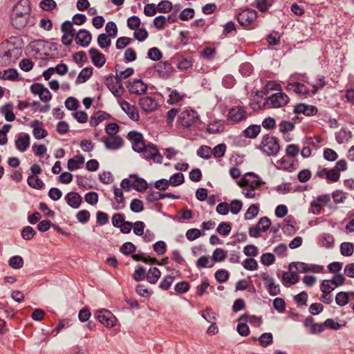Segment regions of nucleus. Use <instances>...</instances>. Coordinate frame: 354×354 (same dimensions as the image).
Returning <instances> with one entry per match:
<instances>
[{
    "instance_id": "1",
    "label": "nucleus",
    "mask_w": 354,
    "mask_h": 354,
    "mask_svg": "<svg viewBox=\"0 0 354 354\" xmlns=\"http://www.w3.org/2000/svg\"><path fill=\"white\" fill-rule=\"evenodd\" d=\"M30 6L28 0H19L13 7L10 15L12 25L17 29L25 27L29 20Z\"/></svg>"
},
{
    "instance_id": "2",
    "label": "nucleus",
    "mask_w": 354,
    "mask_h": 354,
    "mask_svg": "<svg viewBox=\"0 0 354 354\" xmlns=\"http://www.w3.org/2000/svg\"><path fill=\"white\" fill-rule=\"evenodd\" d=\"M260 149L267 156H275L280 150L279 140L270 134L265 135L262 138Z\"/></svg>"
},
{
    "instance_id": "3",
    "label": "nucleus",
    "mask_w": 354,
    "mask_h": 354,
    "mask_svg": "<svg viewBox=\"0 0 354 354\" xmlns=\"http://www.w3.org/2000/svg\"><path fill=\"white\" fill-rule=\"evenodd\" d=\"M264 182L256 174L252 172L245 174L239 181L238 185L241 187L258 189Z\"/></svg>"
},
{
    "instance_id": "4",
    "label": "nucleus",
    "mask_w": 354,
    "mask_h": 354,
    "mask_svg": "<svg viewBox=\"0 0 354 354\" xmlns=\"http://www.w3.org/2000/svg\"><path fill=\"white\" fill-rule=\"evenodd\" d=\"M143 157L147 160H151L154 163L161 164L163 160L162 156L156 145L153 144L145 145V148L140 150Z\"/></svg>"
},
{
    "instance_id": "5",
    "label": "nucleus",
    "mask_w": 354,
    "mask_h": 354,
    "mask_svg": "<svg viewBox=\"0 0 354 354\" xmlns=\"http://www.w3.org/2000/svg\"><path fill=\"white\" fill-rule=\"evenodd\" d=\"M104 84L115 97H121L124 93V88L117 76L109 75Z\"/></svg>"
},
{
    "instance_id": "6",
    "label": "nucleus",
    "mask_w": 354,
    "mask_h": 354,
    "mask_svg": "<svg viewBox=\"0 0 354 354\" xmlns=\"http://www.w3.org/2000/svg\"><path fill=\"white\" fill-rule=\"evenodd\" d=\"M199 118L197 112L193 109H185L178 116V121L184 127H191Z\"/></svg>"
},
{
    "instance_id": "7",
    "label": "nucleus",
    "mask_w": 354,
    "mask_h": 354,
    "mask_svg": "<svg viewBox=\"0 0 354 354\" xmlns=\"http://www.w3.org/2000/svg\"><path fill=\"white\" fill-rule=\"evenodd\" d=\"M227 117L228 120L238 123L248 118V113L243 106H236L229 110Z\"/></svg>"
},
{
    "instance_id": "8",
    "label": "nucleus",
    "mask_w": 354,
    "mask_h": 354,
    "mask_svg": "<svg viewBox=\"0 0 354 354\" xmlns=\"http://www.w3.org/2000/svg\"><path fill=\"white\" fill-rule=\"evenodd\" d=\"M127 87L131 94L140 95L145 94L147 90V85L140 79H134L129 82Z\"/></svg>"
},
{
    "instance_id": "9",
    "label": "nucleus",
    "mask_w": 354,
    "mask_h": 354,
    "mask_svg": "<svg viewBox=\"0 0 354 354\" xmlns=\"http://www.w3.org/2000/svg\"><path fill=\"white\" fill-rule=\"evenodd\" d=\"M257 12L252 9H246L240 12L237 16L239 23L243 26H248L256 19Z\"/></svg>"
},
{
    "instance_id": "10",
    "label": "nucleus",
    "mask_w": 354,
    "mask_h": 354,
    "mask_svg": "<svg viewBox=\"0 0 354 354\" xmlns=\"http://www.w3.org/2000/svg\"><path fill=\"white\" fill-rule=\"evenodd\" d=\"M127 137L131 142L133 149L138 153H140V150L143 149L146 145L144 142L142 135L137 131H130Z\"/></svg>"
},
{
    "instance_id": "11",
    "label": "nucleus",
    "mask_w": 354,
    "mask_h": 354,
    "mask_svg": "<svg viewBox=\"0 0 354 354\" xmlns=\"http://www.w3.org/2000/svg\"><path fill=\"white\" fill-rule=\"evenodd\" d=\"M289 102L288 96L283 93H277L268 97L267 103L274 108H279L287 104Z\"/></svg>"
},
{
    "instance_id": "12",
    "label": "nucleus",
    "mask_w": 354,
    "mask_h": 354,
    "mask_svg": "<svg viewBox=\"0 0 354 354\" xmlns=\"http://www.w3.org/2000/svg\"><path fill=\"white\" fill-rule=\"evenodd\" d=\"M96 317L98 321L106 327H113L115 325V317L113 314L106 310H101L96 313Z\"/></svg>"
},
{
    "instance_id": "13",
    "label": "nucleus",
    "mask_w": 354,
    "mask_h": 354,
    "mask_svg": "<svg viewBox=\"0 0 354 354\" xmlns=\"http://www.w3.org/2000/svg\"><path fill=\"white\" fill-rule=\"evenodd\" d=\"M154 70L160 77L167 79L173 73L174 68L169 62H160L154 66Z\"/></svg>"
},
{
    "instance_id": "14",
    "label": "nucleus",
    "mask_w": 354,
    "mask_h": 354,
    "mask_svg": "<svg viewBox=\"0 0 354 354\" xmlns=\"http://www.w3.org/2000/svg\"><path fill=\"white\" fill-rule=\"evenodd\" d=\"M138 104L140 108L147 113L155 111L158 106L157 101L150 96L140 98Z\"/></svg>"
},
{
    "instance_id": "15",
    "label": "nucleus",
    "mask_w": 354,
    "mask_h": 354,
    "mask_svg": "<svg viewBox=\"0 0 354 354\" xmlns=\"http://www.w3.org/2000/svg\"><path fill=\"white\" fill-rule=\"evenodd\" d=\"M317 108L315 106L304 103L297 104L294 107L295 113H303L306 116H313L317 113Z\"/></svg>"
},
{
    "instance_id": "16",
    "label": "nucleus",
    "mask_w": 354,
    "mask_h": 354,
    "mask_svg": "<svg viewBox=\"0 0 354 354\" xmlns=\"http://www.w3.org/2000/svg\"><path fill=\"white\" fill-rule=\"evenodd\" d=\"M286 90L304 96H307L310 93L308 87L304 84L298 82H289L286 86Z\"/></svg>"
},
{
    "instance_id": "17",
    "label": "nucleus",
    "mask_w": 354,
    "mask_h": 354,
    "mask_svg": "<svg viewBox=\"0 0 354 354\" xmlns=\"http://www.w3.org/2000/svg\"><path fill=\"white\" fill-rule=\"evenodd\" d=\"M30 126L32 128V134L36 139L39 140L47 136L48 132L42 127V122L35 120L30 122Z\"/></svg>"
},
{
    "instance_id": "18",
    "label": "nucleus",
    "mask_w": 354,
    "mask_h": 354,
    "mask_svg": "<svg viewBox=\"0 0 354 354\" xmlns=\"http://www.w3.org/2000/svg\"><path fill=\"white\" fill-rule=\"evenodd\" d=\"M92 63L98 68L103 66L106 62L104 55L97 48H91L88 51Z\"/></svg>"
},
{
    "instance_id": "19",
    "label": "nucleus",
    "mask_w": 354,
    "mask_h": 354,
    "mask_svg": "<svg viewBox=\"0 0 354 354\" xmlns=\"http://www.w3.org/2000/svg\"><path fill=\"white\" fill-rule=\"evenodd\" d=\"M103 142L105 147L109 150H116L120 148L123 145V140L120 136H111L104 138Z\"/></svg>"
},
{
    "instance_id": "20",
    "label": "nucleus",
    "mask_w": 354,
    "mask_h": 354,
    "mask_svg": "<svg viewBox=\"0 0 354 354\" xmlns=\"http://www.w3.org/2000/svg\"><path fill=\"white\" fill-rule=\"evenodd\" d=\"M67 204L73 209H77L81 205L82 198L77 192H68L64 197Z\"/></svg>"
},
{
    "instance_id": "21",
    "label": "nucleus",
    "mask_w": 354,
    "mask_h": 354,
    "mask_svg": "<svg viewBox=\"0 0 354 354\" xmlns=\"http://www.w3.org/2000/svg\"><path fill=\"white\" fill-rule=\"evenodd\" d=\"M263 278L266 281L265 286L270 295L275 296L280 293L279 286L275 283L273 278L266 274H263Z\"/></svg>"
},
{
    "instance_id": "22",
    "label": "nucleus",
    "mask_w": 354,
    "mask_h": 354,
    "mask_svg": "<svg viewBox=\"0 0 354 354\" xmlns=\"http://www.w3.org/2000/svg\"><path fill=\"white\" fill-rule=\"evenodd\" d=\"M75 42L82 46H87L91 41V33L84 29L80 30L75 35Z\"/></svg>"
},
{
    "instance_id": "23",
    "label": "nucleus",
    "mask_w": 354,
    "mask_h": 354,
    "mask_svg": "<svg viewBox=\"0 0 354 354\" xmlns=\"http://www.w3.org/2000/svg\"><path fill=\"white\" fill-rule=\"evenodd\" d=\"M122 109L129 115V117L133 121H137L139 119V113L136 107L131 105L127 101H124L120 104Z\"/></svg>"
},
{
    "instance_id": "24",
    "label": "nucleus",
    "mask_w": 354,
    "mask_h": 354,
    "mask_svg": "<svg viewBox=\"0 0 354 354\" xmlns=\"http://www.w3.org/2000/svg\"><path fill=\"white\" fill-rule=\"evenodd\" d=\"M30 145V136L27 133L19 136L15 140L16 148L21 151L24 152L27 150Z\"/></svg>"
},
{
    "instance_id": "25",
    "label": "nucleus",
    "mask_w": 354,
    "mask_h": 354,
    "mask_svg": "<svg viewBox=\"0 0 354 354\" xmlns=\"http://www.w3.org/2000/svg\"><path fill=\"white\" fill-rule=\"evenodd\" d=\"M84 158L82 155L75 156L68 160L67 167L70 171H74L82 167Z\"/></svg>"
},
{
    "instance_id": "26",
    "label": "nucleus",
    "mask_w": 354,
    "mask_h": 354,
    "mask_svg": "<svg viewBox=\"0 0 354 354\" xmlns=\"http://www.w3.org/2000/svg\"><path fill=\"white\" fill-rule=\"evenodd\" d=\"M111 115L109 113L99 111L91 117L89 122L91 126L96 127L100 122L109 119Z\"/></svg>"
},
{
    "instance_id": "27",
    "label": "nucleus",
    "mask_w": 354,
    "mask_h": 354,
    "mask_svg": "<svg viewBox=\"0 0 354 354\" xmlns=\"http://www.w3.org/2000/svg\"><path fill=\"white\" fill-rule=\"evenodd\" d=\"M305 78L306 76L303 75V77L301 80L308 83L313 87V89L311 90V93L313 95H315L319 89L324 88L326 86L325 78L324 76L319 77L316 84H311L310 82L306 80Z\"/></svg>"
},
{
    "instance_id": "28",
    "label": "nucleus",
    "mask_w": 354,
    "mask_h": 354,
    "mask_svg": "<svg viewBox=\"0 0 354 354\" xmlns=\"http://www.w3.org/2000/svg\"><path fill=\"white\" fill-rule=\"evenodd\" d=\"M225 129L224 122L221 120H215L208 124L207 130L211 133H218L223 132Z\"/></svg>"
},
{
    "instance_id": "29",
    "label": "nucleus",
    "mask_w": 354,
    "mask_h": 354,
    "mask_svg": "<svg viewBox=\"0 0 354 354\" xmlns=\"http://www.w3.org/2000/svg\"><path fill=\"white\" fill-rule=\"evenodd\" d=\"M93 75V68L92 67H86L83 68L79 73L77 79L76 83L81 84L86 82Z\"/></svg>"
},
{
    "instance_id": "30",
    "label": "nucleus",
    "mask_w": 354,
    "mask_h": 354,
    "mask_svg": "<svg viewBox=\"0 0 354 354\" xmlns=\"http://www.w3.org/2000/svg\"><path fill=\"white\" fill-rule=\"evenodd\" d=\"M282 281L286 286L295 284L299 281V275L296 272H285L282 276Z\"/></svg>"
},
{
    "instance_id": "31",
    "label": "nucleus",
    "mask_w": 354,
    "mask_h": 354,
    "mask_svg": "<svg viewBox=\"0 0 354 354\" xmlns=\"http://www.w3.org/2000/svg\"><path fill=\"white\" fill-rule=\"evenodd\" d=\"M18 76V72L15 68H8L0 72V77L5 80L17 81Z\"/></svg>"
},
{
    "instance_id": "32",
    "label": "nucleus",
    "mask_w": 354,
    "mask_h": 354,
    "mask_svg": "<svg viewBox=\"0 0 354 354\" xmlns=\"http://www.w3.org/2000/svg\"><path fill=\"white\" fill-rule=\"evenodd\" d=\"M261 129L260 125H250L243 131V135L246 138L254 139L259 134Z\"/></svg>"
},
{
    "instance_id": "33",
    "label": "nucleus",
    "mask_w": 354,
    "mask_h": 354,
    "mask_svg": "<svg viewBox=\"0 0 354 354\" xmlns=\"http://www.w3.org/2000/svg\"><path fill=\"white\" fill-rule=\"evenodd\" d=\"M354 295V292H339L336 295L335 302L339 306H344L348 303L349 295Z\"/></svg>"
},
{
    "instance_id": "34",
    "label": "nucleus",
    "mask_w": 354,
    "mask_h": 354,
    "mask_svg": "<svg viewBox=\"0 0 354 354\" xmlns=\"http://www.w3.org/2000/svg\"><path fill=\"white\" fill-rule=\"evenodd\" d=\"M160 271L156 267L149 268L146 273V278L150 283H156L160 277Z\"/></svg>"
},
{
    "instance_id": "35",
    "label": "nucleus",
    "mask_w": 354,
    "mask_h": 354,
    "mask_svg": "<svg viewBox=\"0 0 354 354\" xmlns=\"http://www.w3.org/2000/svg\"><path fill=\"white\" fill-rule=\"evenodd\" d=\"M12 105L10 103L6 104L1 109V113L5 116V119L8 122L15 120V115L12 111Z\"/></svg>"
},
{
    "instance_id": "36",
    "label": "nucleus",
    "mask_w": 354,
    "mask_h": 354,
    "mask_svg": "<svg viewBox=\"0 0 354 354\" xmlns=\"http://www.w3.org/2000/svg\"><path fill=\"white\" fill-rule=\"evenodd\" d=\"M133 188H134L138 192H142L147 189V183L144 179L140 178L138 176L133 174Z\"/></svg>"
},
{
    "instance_id": "37",
    "label": "nucleus",
    "mask_w": 354,
    "mask_h": 354,
    "mask_svg": "<svg viewBox=\"0 0 354 354\" xmlns=\"http://www.w3.org/2000/svg\"><path fill=\"white\" fill-rule=\"evenodd\" d=\"M340 252L342 256L351 257L354 252V245L350 242H344L340 245Z\"/></svg>"
},
{
    "instance_id": "38",
    "label": "nucleus",
    "mask_w": 354,
    "mask_h": 354,
    "mask_svg": "<svg viewBox=\"0 0 354 354\" xmlns=\"http://www.w3.org/2000/svg\"><path fill=\"white\" fill-rule=\"evenodd\" d=\"M351 137L352 133L345 129H341L336 133V140L339 144L348 142Z\"/></svg>"
},
{
    "instance_id": "39",
    "label": "nucleus",
    "mask_w": 354,
    "mask_h": 354,
    "mask_svg": "<svg viewBox=\"0 0 354 354\" xmlns=\"http://www.w3.org/2000/svg\"><path fill=\"white\" fill-rule=\"evenodd\" d=\"M114 195L115 196V200L118 203L116 206L113 208L115 209H120L124 207V198L123 196V193L120 189L114 188Z\"/></svg>"
},
{
    "instance_id": "40",
    "label": "nucleus",
    "mask_w": 354,
    "mask_h": 354,
    "mask_svg": "<svg viewBox=\"0 0 354 354\" xmlns=\"http://www.w3.org/2000/svg\"><path fill=\"white\" fill-rule=\"evenodd\" d=\"M27 183L30 187L36 189H41L44 187L43 181L34 176H29L28 177Z\"/></svg>"
},
{
    "instance_id": "41",
    "label": "nucleus",
    "mask_w": 354,
    "mask_h": 354,
    "mask_svg": "<svg viewBox=\"0 0 354 354\" xmlns=\"http://www.w3.org/2000/svg\"><path fill=\"white\" fill-rule=\"evenodd\" d=\"M335 288L333 281L330 279H324L320 284V290L322 293H331Z\"/></svg>"
},
{
    "instance_id": "42",
    "label": "nucleus",
    "mask_w": 354,
    "mask_h": 354,
    "mask_svg": "<svg viewBox=\"0 0 354 354\" xmlns=\"http://www.w3.org/2000/svg\"><path fill=\"white\" fill-rule=\"evenodd\" d=\"M197 155L199 157L207 160L212 156V150L209 146L203 145L197 150Z\"/></svg>"
},
{
    "instance_id": "43",
    "label": "nucleus",
    "mask_w": 354,
    "mask_h": 354,
    "mask_svg": "<svg viewBox=\"0 0 354 354\" xmlns=\"http://www.w3.org/2000/svg\"><path fill=\"white\" fill-rule=\"evenodd\" d=\"M9 266L14 269H19L24 266V259L20 256H13L8 261Z\"/></svg>"
},
{
    "instance_id": "44",
    "label": "nucleus",
    "mask_w": 354,
    "mask_h": 354,
    "mask_svg": "<svg viewBox=\"0 0 354 354\" xmlns=\"http://www.w3.org/2000/svg\"><path fill=\"white\" fill-rule=\"evenodd\" d=\"M334 237L330 234H323L320 236V242L323 246L331 248L334 244Z\"/></svg>"
},
{
    "instance_id": "45",
    "label": "nucleus",
    "mask_w": 354,
    "mask_h": 354,
    "mask_svg": "<svg viewBox=\"0 0 354 354\" xmlns=\"http://www.w3.org/2000/svg\"><path fill=\"white\" fill-rule=\"evenodd\" d=\"M232 230L231 224L227 222H222L217 227V232L223 236L228 235Z\"/></svg>"
},
{
    "instance_id": "46",
    "label": "nucleus",
    "mask_w": 354,
    "mask_h": 354,
    "mask_svg": "<svg viewBox=\"0 0 354 354\" xmlns=\"http://www.w3.org/2000/svg\"><path fill=\"white\" fill-rule=\"evenodd\" d=\"M259 213V207L255 205H251L248 209H247L245 214V220H252L254 217L257 216Z\"/></svg>"
},
{
    "instance_id": "47",
    "label": "nucleus",
    "mask_w": 354,
    "mask_h": 354,
    "mask_svg": "<svg viewBox=\"0 0 354 354\" xmlns=\"http://www.w3.org/2000/svg\"><path fill=\"white\" fill-rule=\"evenodd\" d=\"M214 266V263L209 260V258L207 256L201 257L196 261V266L198 268H212Z\"/></svg>"
},
{
    "instance_id": "48",
    "label": "nucleus",
    "mask_w": 354,
    "mask_h": 354,
    "mask_svg": "<svg viewBox=\"0 0 354 354\" xmlns=\"http://www.w3.org/2000/svg\"><path fill=\"white\" fill-rule=\"evenodd\" d=\"M262 232H266L271 225V221L267 216L261 218L256 225Z\"/></svg>"
},
{
    "instance_id": "49",
    "label": "nucleus",
    "mask_w": 354,
    "mask_h": 354,
    "mask_svg": "<svg viewBox=\"0 0 354 354\" xmlns=\"http://www.w3.org/2000/svg\"><path fill=\"white\" fill-rule=\"evenodd\" d=\"M106 34H100L97 37V44L99 46L102 48H105L109 47L111 44V40Z\"/></svg>"
},
{
    "instance_id": "50",
    "label": "nucleus",
    "mask_w": 354,
    "mask_h": 354,
    "mask_svg": "<svg viewBox=\"0 0 354 354\" xmlns=\"http://www.w3.org/2000/svg\"><path fill=\"white\" fill-rule=\"evenodd\" d=\"M225 258H226V252H225L224 250H223L221 248H216L214 251V252L212 254V257L213 261H216V262H221V261H224Z\"/></svg>"
},
{
    "instance_id": "51",
    "label": "nucleus",
    "mask_w": 354,
    "mask_h": 354,
    "mask_svg": "<svg viewBox=\"0 0 354 354\" xmlns=\"http://www.w3.org/2000/svg\"><path fill=\"white\" fill-rule=\"evenodd\" d=\"M243 203L241 201L234 199L229 205V210L233 214H237L242 209Z\"/></svg>"
},
{
    "instance_id": "52",
    "label": "nucleus",
    "mask_w": 354,
    "mask_h": 354,
    "mask_svg": "<svg viewBox=\"0 0 354 354\" xmlns=\"http://www.w3.org/2000/svg\"><path fill=\"white\" fill-rule=\"evenodd\" d=\"M212 150V155L216 158L224 156L226 151V145L225 144H219L214 147Z\"/></svg>"
},
{
    "instance_id": "53",
    "label": "nucleus",
    "mask_w": 354,
    "mask_h": 354,
    "mask_svg": "<svg viewBox=\"0 0 354 354\" xmlns=\"http://www.w3.org/2000/svg\"><path fill=\"white\" fill-rule=\"evenodd\" d=\"M140 19L136 15L131 16L127 19V26L131 30H136L140 26Z\"/></svg>"
},
{
    "instance_id": "54",
    "label": "nucleus",
    "mask_w": 354,
    "mask_h": 354,
    "mask_svg": "<svg viewBox=\"0 0 354 354\" xmlns=\"http://www.w3.org/2000/svg\"><path fill=\"white\" fill-rule=\"evenodd\" d=\"M130 209L132 212L139 213L144 209V205L141 200L134 198L130 204Z\"/></svg>"
},
{
    "instance_id": "55",
    "label": "nucleus",
    "mask_w": 354,
    "mask_h": 354,
    "mask_svg": "<svg viewBox=\"0 0 354 354\" xmlns=\"http://www.w3.org/2000/svg\"><path fill=\"white\" fill-rule=\"evenodd\" d=\"M275 261V257L273 254L267 252L262 254L261 257V262L266 266L273 264Z\"/></svg>"
},
{
    "instance_id": "56",
    "label": "nucleus",
    "mask_w": 354,
    "mask_h": 354,
    "mask_svg": "<svg viewBox=\"0 0 354 354\" xmlns=\"http://www.w3.org/2000/svg\"><path fill=\"white\" fill-rule=\"evenodd\" d=\"M36 234L35 230L30 226H26L21 231V236L24 239L29 241Z\"/></svg>"
},
{
    "instance_id": "57",
    "label": "nucleus",
    "mask_w": 354,
    "mask_h": 354,
    "mask_svg": "<svg viewBox=\"0 0 354 354\" xmlns=\"http://www.w3.org/2000/svg\"><path fill=\"white\" fill-rule=\"evenodd\" d=\"M272 335L270 333H263L259 338L260 344L264 347L271 344L272 343Z\"/></svg>"
},
{
    "instance_id": "58",
    "label": "nucleus",
    "mask_w": 354,
    "mask_h": 354,
    "mask_svg": "<svg viewBox=\"0 0 354 354\" xmlns=\"http://www.w3.org/2000/svg\"><path fill=\"white\" fill-rule=\"evenodd\" d=\"M136 249V246L131 242H126L122 245L120 252L125 255H130L133 254Z\"/></svg>"
},
{
    "instance_id": "59",
    "label": "nucleus",
    "mask_w": 354,
    "mask_h": 354,
    "mask_svg": "<svg viewBox=\"0 0 354 354\" xmlns=\"http://www.w3.org/2000/svg\"><path fill=\"white\" fill-rule=\"evenodd\" d=\"M169 181L172 186H178L184 182V176L182 173H176L170 177Z\"/></svg>"
},
{
    "instance_id": "60",
    "label": "nucleus",
    "mask_w": 354,
    "mask_h": 354,
    "mask_svg": "<svg viewBox=\"0 0 354 354\" xmlns=\"http://www.w3.org/2000/svg\"><path fill=\"white\" fill-rule=\"evenodd\" d=\"M133 36L139 41H143L148 37V32L145 28H137L134 30Z\"/></svg>"
},
{
    "instance_id": "61",
    "label": "nucleus",
    "mask_w": 354,
    "mask_h": 354,
    "mask_svg": "<svg viewBox=\"0 0 354 354\" xmlns=\"http://www.w3.org/2000/svg\"><path fill=\"white\" fill-rule=\"evenodd\" d=\"M214 277L218 282L223 283L227 281L229 278V273L227 270L221 269L215 272Z\"/></svg>"
},
{
    "instance_id": "62",
    "label": "nucleus",
    "mask_w": 354,
    "mask_h": 354,
    "mask_svg": "<svg viewBox=\"0 0 354 354\" xmlns=\"http://www.w3.org/2000/svg\"><path fill=\"white\" fill-rule=\"evenodd\" d=\"M273 306L279 313H283L286 310V303L284 299L281 297L275 298L273 300Z\"/></svg>"
},
{
    "instance_id": "63",
    "label": "nucleus",
    "mask_w": 354,
    "mask_h": 354,
    "mask_svg": "<svg viewBox=\"0 0 354 354\" xmlns=\"http://www.w3.org/2000/svg\"><path fill=\"white\" fill-rule=\"evenodd\" d=\"M293 122L286 120L281 121L279 124V131L282 133L291 131L294 129Z\"/></svg>"
},
{
    "instance_id": "64",
    "label": "nucleus",
    "mask_w": 354,
    "mask_h": 354,
    "mask_svg": "<svg viewBox=\"0 0 354 354\" xmlns=\"http://www.w3.org/2000/svg\"><path fill=\"white\" fill-rule=\"evenodd\" d=\"M194 16V10L193 8H187L183 10L179 15V18L183 21H187Z\"/></svg>"
}]
</instances>
